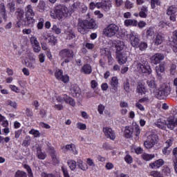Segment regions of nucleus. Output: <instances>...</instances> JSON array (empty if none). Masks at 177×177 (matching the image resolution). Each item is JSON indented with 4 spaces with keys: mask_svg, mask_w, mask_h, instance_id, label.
Listing matches in <instances>:
<instances>
[{
    "mask_svg": "<svg viewBox=\"0 0 177 177\" xmlns=\"http://www.w3.org/2000/svg\"><path fill=\"white\" fill-rule=\"evenodd\" d=\"M29 133L30 135H33L35 138H39L41 136V133H39V131L35 130L34 129H32L30 131Z\"/></svg>",
    "mask_w": 177,
    "mask_h": 177,
    "instance_id": "nucleus-42",
    "label": "nucleus"
},
{
    "mask_svg": "<svg viewBox=\"0 0 177 177\" xmlns=\"http://www.w3.org/2000/svg\"><path fill=\"white\" fill-rule=\"evenodd\" d=\"M124 47H118L116 50V59L119 63V64H125L127 63V60H128V57L127 56V53H124Z\"/></svg>",
    "mask_w": 177,
    "mask_h": 177,
    "instance_id": "nucleus-5",
    "label": "nucleus"
},
{
    "mask_svg": "<svg viewBox=\"0 0 177 177\" xmlns=\"http://www.w3.org/2000/svg\"><path fill=\"white\" fill-rule=\"evenodd\" d=\"M133 129V132L136 136H139L140 135V129L139 128L138 125H134L132 127Z\"/></svg>",
    "mask_w": 177,
    "mask_h": 177,
    "instance_id": "nucleus-51",
    "label": "nucleus"
},
{
    "mask_svg": "<svg viewBox=\"0 0 177 177\" xmlns=\"http://www.w3.org/2000/svg\"><path fill=\"white\" fill-rule=\"evenodd\" d=\"M66 150H68L69 151H71L72 154H77V148H75V145L71 144V145H66L65 146Z\"/></svg>",
    "mask_w": 177,
    "mask_h": 177,
    "instance_id": "nucleus-28",
    "label": "nucleus"
},
{
    "mask_svg": "<svg viewBox=\"0 0 177 177\" xmlns=\"http://www.w3.org/2000/svg\"><path fill=\"white\" fill-rule=\"evenodd\" d=\"M147 37H153L154 35V30H153V28H149L146 31Z\"/></svg>",
    "mask_w": 177,
    "mask_h": 177,
    "instance_id": "nucleus-59",
    "label": "nucleus"
},
{
    "mask_svg": "<svg viewBox=\"0 0 177 177\" xmlns=\"http://www.w3.org/2000/svg\"><path fill=\"white\" fill-rule=\"evenodd\" d=\"M52 30L53 32H55V34H62V29H60L58 25H53Z\"/></svg>",
    "mask_w": 177,
    "mask_h": 177,
    "instance_id": "nucleus-48",
    "label": "nucleus"
},
{
    "mask_svg": "<svg viewBox=\"0 0 177 177\" xmlns=\"http://www.w3.org/2000/svg\"><path fill=\"white\" fill-rule=\"evenodd\" d=\"M0 15L6 21L8 20V14H6V8H5V3H1L0 4Z\"/></svg>",
    "mask_w": 177,
    "mask_h": 177,
    "instance_id": "nucleus-22",
    "label": "nucleus"
},
{
    "mask_svg": "<svg viewBox=\"0 0 177 177\" xmlns=\"http://www.w3.org/2000/svg\"><path fill=\"white\" fill-rule=\"evenodd\" d=\"M147 6H142L140 9L139 16L142 19H146L147 17Z\"/></svg>",
    "mask_w": 177,
    "mask_h": 177,
    "instance_id": "nucleus-24",
    "label": "nucleus"
},
{
    "mask_svg": "<svg viewBox=\"0 0 177 177\" xmlns=\"http://www.w3.org/2000/svg\"><path fill=\"white\" fill-rule=\"evenodd\" d=\"M76 127L78 129H80V131H85V129H86V124L81 122L77 123Z\"/></svg>",
    "mask_w": 177,
    "mask_h": 177,
    "instance_id": "nucleus-52",
    "label": "nucleus"
},
{
    "mask_svg": "<svg viewBox=\"0 0 177 177\" xmlns=\"http://www.w3.org/2000/svg\"><path fill=\"white\" fill-rule=\"evenodd\" d=\"M55 77L58 81H62L64 84H67L70 81V77L67 75H63V71L58 69L55 73Z\"/></svg>",
    "mask_w": 177,
    "mask_h": 177,
    "instance_id": "nucleus-8",
    "label": "nucleus"
},
{
    "mask_svg": "<svg viewBox=\"0 0 177 177\" xmlns=\"http://www.w3.org/2000/svg\"><path fill=\"white\" fill-rule=\"evenodd\" d=\"M70 92L73 97H80L81 96V89L76 84L71 85Z\"/></svg>",
    "mask_w": 177,
    "mask_h": 177,
    "instance_id": "nucleus-12",
    "label": "nucleus"
},
{
    "mask_svg": "<svg viewBox=\"0 0 177 177\" xmlns=\"http://www.w3.org/2000/svg\"><path fill=\"white\" fill-rule=\"evenodd\" d=\"M154 93L157 99L162 100L171 93V87L167 84H162L160 88L156 90Z\"/></svg>",
    "mask_w": 177,
    "mask_h": 177,
    "instance_id": "nucleus-3",
    "label": "nucleus"
},
{
    "mask_svg": "<svg viewBox=\"0 0 177 177\" xmlns=\"http://www.w3.org/2000/svg\"><path fill=\"white\" fill-rule=\"evenodd\" d=\"M164 70H165V64L162 63L156 67V71L158 75L161 74Z\"/></svg>",
    "mask_w": 177,
    "mask_h": 177,
    "instance_id": "nucleus-37",
    "label": "nucleus"
},
{
    "mask_svg": "<svg viewBox=\"0 0 177 177\" xmlns=\"http://www.w3.org/2000/svg\"><path fill=\"white\" fill-rule=\"evenodd\" d=\"M101 55L103 56H106V57L110 56L111 55V53H110V50L109 48H102L101 49Z\"/></svg>",
    "mask_w": 177,
    "mask_h": 177,
    "instance_id": "nucleus-46",
    "label": "nucleus"
},
{
    "mask_svg": "<svg viewBox=\"0 0 177 177\" xmlns=\"http://www.w3.org/2000/svg\"><path fill=\"white\" fill-rule=\"evenodd\" d=\"M41 177H56V176L52 173L50 174H48V173H46V172H42L41 174Z\"/></svg>",
    "mask_w": 177,
    "mask_h": 177,
    "instance_id": "nucleus-63",
    "label": "nucleus"
},
{
    "mask_svg": "<svg viewBox=\"0 0 177 177\" xmlns=\"http://www.w3.org/2000/svg\"><path fill=\"white\" fill-rule=\"evenodd\" d=\"M118 31H120V27L115 24H111L103 30V33L105 37L111 38L117 35Z\"/></svg>",
    "mask_w": 177,
    "mask_h": 177,
    "instance_id": "nucleus-4",
    "label": "nucleus"
},
{
    "mask_svg": "<svg viewBox=\"0 0 177 177\" xmlns=\"http://www.w3.org/2000/svg\"><path fill=\"white\" fill-rule=\"evenodd\" d=\"M52 19H64V17H67L68 16V8L65 6L59 5L55 8V10H53L50 14Z\"/></svg>",
    "mask_w": 177,
    "mask_h": 177,
    "instance_id": "nucleus-2",
    "label": "nucleus"
},
{
    "mask_svg": "<svg viewBox=\"0 0 177 177\" xmlns=\"http://www.w3.org/2000/svg\"><path fill=\"white\" fill-rule=\"evenodd\" d=\"M133 67H134L138 73H142L143 74H151V68H150L149 62L143 58H140V59L135 61L133 64Z\"/></svg>",
    "mask_w": 177,
    "mask_h": 177,
    "instance_id": "nucleus-1",
    "label": "nucleus"
},
{
    "mask_svg": "<svg viewBox=\"0 0 177 177\" xmlns=\"http://www.w3.org/2000/svg\"><path fill=\"white\" fill-rule=\"evenodd\" d=\"M44 20L43 18L39 19V21L37 24L38 30H42V28H44Z\"/></svg>",
    "mask_w": 177,
    "mask_h": 177,
    "instance_id": "nucleus-57",
    "label": "nucleus"
},
{
    "mask_svg": "<svg viewBox=\"0 0 177 177\" xmlns=\"http://www.w3.org/2000/svg\"><path fill=\"white\" fill-rule=\"evenodd\" d=\"M167 128H169V129H175V127H177V118L176 119H172L170 118L168 120V124H167Z\"/></svg>",
    "mask_w": 177,
    "mask_h": 177,
    "instance_id": "nucleus-23",
    "label": "nucleus"
},
{
    "mask_svg": "<svg viewBox=\"0 0 177 177\" xmlns=\"http://www.w3.org/2000/svg\"><path fill=\"white\" fill-rule=\"evenodd\" d=\"M123 86L125 92H129L131 91V86H129V80L127 79L123 83Z\"/></svg>",
    "mask_w": 177,
    "mask_h": 177,
    "instance_id": "nucleus-41",
    "label": "nucleus"
},
{
    "mask_svg": "<svg viewBox=\"0 0 177 177\" xmlns=\"http://www.w3.org/2000/svg\"><path fill=\"white\" fill-rule=\"evenodd\" d=\"M48 42L50 44V45H52V46H55V45H56V44H57V39L56 38V37H55L53 35L50 36Z\"/></svg>",
    "mask_w": 177,
    "mask_h": 177,
    "instance_id": "nucleus-43",
    "label": "nucleus"
},
{
    "mask_svg": "<svg viewBox=\"0 0 177 177\" xmlns=\"http://www.w3.org/2000/svg\"><path fill=\"white\" fill-rule=\"evenodd\" d=\"M59 56L62 59H73L74 57V52L70 49H63L59 52Z\"/></svg>",
    "mask_w": 177,
    "mask_h": 177,
    "instance_id": "nucleus-10",
    "label": "nucleus"
},
{
    "mask_svg": "<svg viewBox=\"0 0 177 177\" xmlns=\"http://www.w3.org/2000/svg\"><path fill=\"white\" fill-rule=\"evenodd\" d=\"M132 135H133V128L132 127H126L124 131L125 138H132Z\"/></svg>",
    "mask_w": 177,
    "mask_h": 177,
    "instance_id": "nucleus-27",
    "label": "nucleus"
},
{
    "mask_svg": "<svg viewBox=\"0 0 177 177\" xmlns=\"http://www.w3.org/2000/svg\"><path fill=\"white\" fill-rule=\"evenodd\" d=\"M103 132L107 139L114 140L115 139V133L113 131V129L110 127H104Z\"/></svg>",
    "mask_w": 177,
    "mask_h": 177,
    "instance_id": "nucleus-14",
    "label": "nucleus"
},
{
    "mask_svg": "<svg viewBox=\"0 0 177 177\" xmlns=\"http://www.w3.org/2000/svg\"><path fill=\"white\" fill-rule=\"evenodd\" d=\"M124 5L127 9H132V8H133V3L131 2L129 0L126 1Z\"/></svg>",
    "mask_w": 177,
    "mask_h": 177,
    "instance_id": "nucleus-55",
    "label": "nucleus"
},
{
    "mask_svg": "<svg viewBox=\"0 0 177 177\" xmlns=\"http://www.w3.org/2000/svg\"><path fill=\"white\" fill-rule=\"evenodd\" d=\"M113 8V2L111 1L108 0L104 3V9L106 10H110Z\"/></svg>",
    "mask_w": 177,
    "mask_h": 177,
    "instance_id": "nucleus-40",
    "label": "nucleus"
},
{
    "mask_svg": "<svg viewBox=\"0 0 177 177\" xmlns=\"http://www.w3.org/2000/svg\"><path fill=\"white\" fill-rule=\"evenodd\" d=\"M77 167L82 169V171H86V169H88V165H86V163H84L81 160L77 161Z\"/></svg>",
    "mask_w": 177,
    "mask_h": 177,
    "instance_id": "nucleus-35",
    "label": "nucleus"
},
{
    "mask_svg": "<svg viewBox=\"0 0 177 177\" xmlns=\"http://www.w3.org/2000/svg\"><path fill=\"white\" fill-rule=\"evenodd\" d=\"M154 157H156L154 154L143 153L142 155V158H143L145 161H150V160H153Z\"/></svg>",
    "mask_w": 177,
    "mask_h": 177,
    "instance_id": "nucleus-38",
    "label": "nucleus"
},
{
    "mask_svg": "<svg viewBox=\"0 0 177 177\" xmlns=\"http://www.w3.org/2000/svg\"><path fill=\"white\" fill-rule=\"evenodd\" d=\"M32 32V30H31V28H24L22 30V33L24 35H30V34H31Z\"/></svg>",
    "mask_w": 177,
    "mask_h": 177,
    "instance_id": "nucleus-61",
    "label": "nucleus"
},
{
    "mask_svg": "<svg viewBox=\"0 0 177 177\" xmlns=\"http://www.w3.org/2000/svg\"><path fill=\"white\" fill-rule=\"evenodd\" d=\"M137 92L138 93H146V88L142 84L138 85L137 87Z\"/></svg>",
    "mask_w": 177,
    "mask_h": 177,
    "instance_id": "nucleus-49",
    "label": "nucleus"
},
{
    "mask_svg": "<svg viewBox=\"0 0 177 177\" xmlns=\"http://www.w3.org/2000/svg\"><path fill=\"white\" fill-rule=\"evenodd\" d=\"M162 41H164L162 36L158 34L153 40V43L155 45H156V46H158V45H161L162 44Z\"/></svg>",
    "mask_w": 177,
    "mask_h": 177,
    "instance_id": "nucleus-29",
    "label": "nucleus"
},
{
    "mask_svg": "<svg viewBox=\"0 0 177 177\" xmlns=\"http://www.w3.org/2000/svg\"><path fill=\"white\" fill-rule=\"evenodd\" d=\"M30 44L32 45V46H35L36 45H39V42L37 39V37H35L34 36L30 37Z\"/></svg>",
    "mask_w": 177,
    "mask_h": 177,
    "instance_id": "nucleus-50",
    "label": "nucleus"
},
{
    "mask_svg": "<svg viewBox=\"0 0 177 177\" xmlns=\"http://www.w3.org/2000/svg\"><path fill=\"white\" fill-rule=\"evenodd\" d=\"M112 93H115L118 91V78L113 77L110 81Z\"/></svg>",
    "mask_w": 177,
    "mask_h": 177,
    "instance_id": "nucleus-15",
    "label": "nucleus"
},
{
    "mask_svg": "<svg viewBox=\"0 0 177 177\" xmlns=\"http://www.w3.org/2000/svg\"><path fill=\"white\" fill-rule=\"evenodd\" d=\"M87 26L88 30L91 28H97V24H96V21H95V19H93L87 20Z\"/></svg>",
    "mask_w": 177,
    "mask_h": 177,
    "instance_id": "nucleus-30",
    "label": "nucleus"
},
{
    "mask_svg": "<svg viewBox=\"0 0 177 177\" xmlns=\"http://www.w3.org/2000/svg\"><path fill=\"white\" fill-rule=\"evenodd\" d=\"M167 15L169 16L171 21H176L177 7L176 6L169 7L167 10Z\"/></svg>",
    "mask_w": 177,
    "mask_h": 177,
    "instance_id": "nucleus-9",
    "label": "nucleus"
},
{
    "mask_svg": "<svg viewBox=\"0 0 177 177\" xmlns=\"http://www.w3.org/2000/svg\"><path fill=\"white\" fill-rule=\"evenodd\" d=\"M15 177H27V173L21 170H18L16 171Z\"/></svg>",
    "mask_w": 177,
    "mask_h": 177,
    "instance_id": "nucleus-45",
    "label": "nucleus"
},
{
    "mask_svg": "<svg viewBox=\"0 0 177 177\" xmlns=\"http://www.w3.org/2000/svg\"><path fill=\"white\" fill-rule=\"evenodd\" d=\"M150 175H151V176H153V177H163L162 176V174H160L157 171H151Z\"/></svg>",
    "mask_w": 177,
    "mask_h": 177,
    "instance_id": "nucleus-60",
    "label": "nucleus"
},
{
    "mask_svg": "<svg viewBox=\"0 0 177 177\" xmlns=\"http://www.w3.org/2000/svg\"><path fill=\"white\" fill-rule=\"evenodd\" d=\"M138 48L140 50H145L147 48V43L146 42H141L140 43Z\"/></svg>",
    "mask_w": 177,
    "mask_h": 177,
    "instance_id": "nucleus-58",
    "label": "nucleus"
},
{
    "mask_svg": "<svg viewBox=\"0 0 177 177\" xmlns=\"http://www.w3.org/2000/svg\"><path fill=\"white\" fill-rule=\"evenodd\" d=\"M33 50L35 53H39L41 52V46L39 44H37L36 46H32Z\"/></svg>",
    "mask_w": 177,
    "mask_h": 177,
    "instance_id": "nucleus-62",
    "label": "nucleus"
},
{
    "mask_svg": "<svg viewBox=\"0 0 177 177\" xmlns=\"http://www.w3.org/2000/svg\"><path fill=\"white\" fill-rule=\"evenodd\" d=\"M48 150H49V153L51 156V158L53 161V163L59 164V158H57V153L55 150V148H53V147H49Z\"/></svg>",
    "mask_w": 177,
    "mask_h": 177,
    "instance_id": "nucleus-17",
    "label": "nucleus"
},
{
    "mask_svg": "<svg viewBox=\"0 0 177 177\" xmlns=\"http://www.w3.org/2000/svg\"><path fill=\"white\" fill-rule=\"evenodd\" d=\"M164 59H165V55L162 53H158L151 57V62L153 64H160Z\"/></svg>",
    "mask_w": 177,
    "mask_h": 177,
    "instance_id": "nucleus-11",
    "label": "nucleus"
},
{
    "mask_svg": "<svg viewBox=\"0 0 177 177\" xmlns=\"http://www.w3.org/2000/svg\"><path fill=\"white\" fill-rule=\"evenodd\" d=\"M67 164L71 171H75V168H77V162L75 160H68Z\"/></svg>",
    "mask_w": 177,
    "mask_h": 177,
    "instance_id": "nucleus-34",
    "label": "nucleus"
},
{
    "mask_svg": "<svg viewBox=\"0 0 177 177\" xmlns=\"http://www.w3.org/2000/svg\"><path fill=\"white\" fill-rule=\"evenodd\" d=\"M162 165H164V160L162 159H159L152 163H150L149 167H151L152 169H158V168L162 167Z\"/></svg>",
    "mask_w": 177,
    "mask_h": 177,
    "instance_id": "nucleus-20",
    "label": "nucleus"
},
{
    "mask_svg": "<svg viewBox=\"0 0 177 177\" xmlns=\"http://www.w3.org/2000/svg\"><path fill=\"white\" fill-rule=\"evenodd\" d=\"M64 101L66 104H69L70 106H72V107H75V100H74L73 97L67 95V94L64 95Z\"/></svg>",
    "mask_w": 177,
    "mask_h": 177,
    "instance_id": "nucleus-21",
    "label": "nucleus"
},
{
    "mask_svg": "<svg viewBox=\"0 0 177 177\" xmlns=\"http://www.w3.org/2000/svg\"><path fill=\"white\" fill-rule=\"evenodd\" d=\"M161 5V1L160 0H151V6L152 9H156V6H160Z\"/></svg>",
    "mask_w": 177,
    "mask_h": 177,
    "instance_id": "nucleus-44",
    "label": "nucleus"
},
{
    "mask_svg": "<svg viewBox=\"0 0 177 177\" xmlns=\"http://www.w3.org/2000/svg\"><path fill=\"white\" fill-rule=\"evenodd\" d=\"M17 15V17L19 20V21L21 22V21H24L25 19H24V10H23L21 8H18L17 11L15 12Z\"/></svg>",
    "mask_w": 177,
    "mask_h": 177,
    "instance_id": "nucleus-25",
    "label": "nucleus"
},
{
    "mask_svg": "<svg viewBox=\"0 0 177 177\" xmlns=\"http://www.w3.org/2000/svg\"><path fill=\"white\" fill-rule=\"evenodd\" d=\"M82 3H81L80 1H77L74 3L73 5V9H77V10H81V8H82Z\"/></svg>",
    "mask_w": 177,
    "mask_h": 177,
    "instance_id": "nucleus-53",
    "label": "nucleus"
},
{
    "mask_svg": "<svg viewBox=\"0 0 177 177\" xmlns=\"http://www.w3.org/2000/svg\"><path fill=\"white\" fill-rule=\"evenodd\" d=\"M15 6H16V4H15V2H10L7 4V8H8L11 13H13L15 12Z\"/></svg>",
    "mask_w": 177,
    "mask_h": 177,
    "instance_id": "nucleus-47",
    "label": "nucleus"
},
{
    "mask_svg": "<svg viewBox=\"0 0 177 177\" xmlns=\"http://www.w3.org/2000/svg\"><path fill=\"white\" fill-rule=\"evenodd\" d=\"M30 145H31V137L28 136L25 137L22 142V146H24V147H27L28 146H30Z\"/></svg>",
    "mask_w": 177,
    "mask_h": 177,
    "instance_id": "nucleus-39",
    "label": "nucleus"
},
{
    "mask_svg": "<svg viewBox=\"0 0 177 177\" xmlns=\"http://www.w3.org/2000/svg\"><path fill=\"white\" fill-rule=\"evenodd\" d=\"M129 39L131 44L132 46H133V48H139L140 40L139 39L138 35L135 34V32H133L129 35Z\"/></svg>",
    "mask_w": 177,
    "mask_h": 177,
    "instance_id": "nucleus-13",
    "label": "nucleus"
},
{
    "mask_svg": "<svg viewBox=\"0 0 177 177\" xmlns=\"http://www.w3.org/2000/svg\"><path fill=\"white\" fill-rule=\"evenodd\" d=\"M124 26L127 27H129V26L136 27V26H138V21L135 19H126L124 21Z\"/></svg>",
    "mask_w": 177,
    "mask_h": 177,
    "instance_id": "nucleus-31",
    "label": "nucleus"
},
{
    "mask_svg": "<svg viewBox=\"0 0 177 177\" xmlns=\"http://www.w3.org/2000/svg\"><path fill=\"white\" fill-rule=\"evenodd\" d=\"M26 16H34L35 14L34 13V10H32V6L28 5L26 8Z\"/></svg>",
    "mask_w": 177,
    "mask_h": 177,
    "instance_id": "nucleus-32",
    "label": "nucleus"
},
{
    "mask_svg": "<svg viewBox=\"0 0 177 177\" xmlns=\"http://www.w3.org/2000/svg\"><path fill=\"white\" fill-rule=\"evenodd\" d=\"M80 73L86 74V75L92 74V66L89 64H84L80 69Z\"/></svg>",
    "mask_w": 177,
    "mask_h": 177,
    "instance_id": "nucleus-19",
    "label": "nucleus"
},
{
    "mask_svg": "<svg viewBox=\"0 0 177 177\" xmlns=\"http://www.w3.org/2000/svg\"><path fill=\"white\" fill-rule=\"evenodd\" d=\"M124 160L127 164H132L133 159L132 158V156L131 155H127L124 158Z\"/></svg>",
    "mask_w": 177,
    "mask_h": 177,
    "instance_id": "nucleus-56",
    "label": "nucleus"
},
{
    "mask_svg": "<svg viewBox=\"0 0 177 177\" xmlns=\"http://www.w3.org/2000/svg\"><path fill=\"white\" fill-rule=\"evenodd\" d=\"M162 172L163 175H165V176H169V175H171V169H169L168 167H166L162 169Z\"/></svg>",
    "mask_w": 177,
    "mask_h": 177,
    "instance_id": "nucleus-54",
    "label": "nucleus"
},
{
    "mask_svg": "<svg viewBox=\"0 0 177 177\" xmlns=\"http://www.w3.org/2000/svg\"><path fill=\"white\" fill-rule=\"evenodd\" d=\"M32 149H35L37 150V157L38 158H39V160H45V158H46V153H45V152H42L41 147H39V145L35 144L32 147Z\"/></svg>",
    "mask_w": 177,
    "mask_h": 177,
    "instance_id": "nucleus-16",
    "label": "nucleus"
},
{
    "mask_svg": "<svg viewBox=\"0 0 177 177\" xmlns=\"http://www.w3.org/2000/svg\"><path fill=\"white\" fill-rule=\"evenodd\" d=\"M24 21L25 26H27V27H34L35 19H34V16H26V19Z\"/></svg>",
    "mask_w": 177,
    "mask_h": 177,
    "instance_id": "nucleus-18",
    "label": "nucleus"
},
{
    "mask_svg": "<svg viewBox=\"0 0 177 177\" xmlns=\"http://www.w3.org/2000/svg\"><path fill=\"white\" fill-rule=\"evenodd\" d=\"M155 124L160 129H165V127H167V122L163 119H158Z\"/></svg>",
    "mask_w": 177,
    "mask_h": 177,
    "instance_id": "nucleus-26",
    "label": "nucleus"
},
{
    "mask_svg": "<svg viewBox=\"0 0 177 177\" xmlns=\"http://www.w3.org/2000/svg\"><path fill=\"white\" fill-rule=\"evenodd\" d=\"M147 84L151 89H156L157 88V83L154 79L148 80Z\"/></svg>",
    "mask_w": 177,
    "mask_h": 177,
    "instance_id": "nucleus-33",
    "label": "nucleus"
},
{
    "mask_svg": "<svg viewBox=\"0 0 177 177\" xmlns=\"http://www.w3.org/2000/svg\"><path fill=\"white\" fill-rule=\"evenodd\" d=\"M88 20L79 19L77 23V30L80 34H88Z\"/></svg>",
    "mask_w": 177,
    "mask_h": 177,
    "instance_id": "nucleus-7",
    "label": "nucleus"
},
{
    "mask_svg": "<svg viewBox=\"0 0 177 177\" xmlns=\"http://www.w3.org/2000/svg\"><path fill=\"white\" fill-rule=\"evenodd\" d=\"M62 171L64 174V177H70V174H68V171H67V169H66L64 167H62Z\"/></svg>",
    "mask_w": 177,
    "mask_h": 177,
    "instance_id": "nucleus-64",
    "label": "nucleus"
},
{
    "mask_svg": "<svg viewBox=\"0 0 177 177\" xmlns=\"http://www.w3.org/2000/svg\"><path fill=\"white\" fill-rule=\"evenodd\" d=\"M158 140V136L154 133H151L147 137L146 141L144 142V146L146 149H151L157 143Z\"/></svg>",
    "mask_w": 177,
    "mask_h": 177,
    "instance_id": "nucleus-6",
    "label": "nucleus"
},
{
    "mask_svg": "<svg viewBox=\"0 0 177 177\" xmlns=\"http://www.w3.org/2000/svg\"><path fill=\"white\" fill-rule=\"evenodd\" d=\"M37 8L39 12H45V10H46V9L48 8V7H46V3H45V1H41L39 3Z\"/></svg>",
    "mask_w": 177,
    "mask_h": 177,
    "instance_id": "nucleus-36",
    "label": "nucleus"
}]
</instances>
